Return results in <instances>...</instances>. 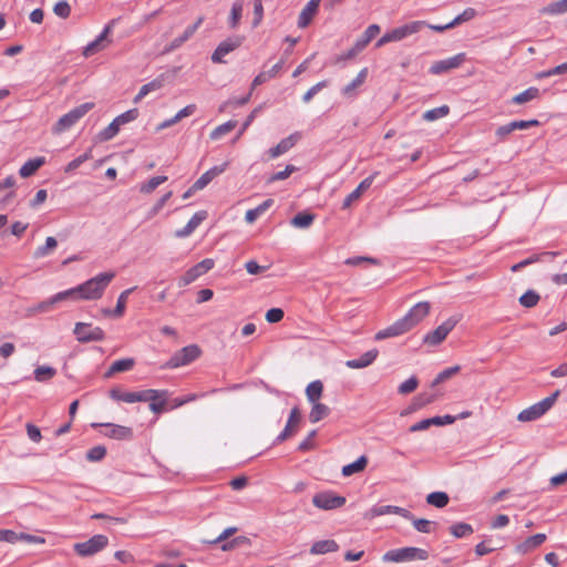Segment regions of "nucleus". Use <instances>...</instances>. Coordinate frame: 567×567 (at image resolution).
Listing matches in <instances>:
<instances>
[{
	"label": "nucleus",
	"instance_id": "423d86ee",
	"mask_svg": "<svg viewBox=\"0 0 567 567\" xmlns=\"http://www.w3.org/2000/svg\"><path fill=\"white\" fill-rule=\"evenodd\" d=\"M202 353L197 344H189L176 351L167 361L166 367L171 369L187 365L199 358Z\"/></svg>",
	"mask_w": 567,
	"mask_h": 567
},
{
	"label": "nucleus",
	"instance_id": "9b49d317",
	"mask_svg": "<svg viewBox=\"0 0 567 567\" xmlns=\"http://www.w3.org/2000/svg\"><path fill=\"white\" fill-rule=\"evenodd\" d=\"M215 262L210 258H206L200 262L189 268L178 281L179 287H185L195 281L198 277L203 276L214 267Z\"/></svg>",
	"mask_w": 567,
	"mask_h": 567
},
{
	"label": "nucleus",
	"instance_id": "b1692460",
	"mask_svg": "<svg viewBox=\"0 0 567 567\" xmlns=\"http://www.w3.org/2000/svg\"><path fill=\"white\" fill-rule=\"evenodd\" d=\"M339 549V545L333 539H322L315 542L310 547L311 555H324L329 553H336Z\"/></svg>",
	"mask_w": 567,
	"mask_h": 567
},
{
	"label": "nucleus",
	"instance_id": "5701e85b",
	"mask_svg": "<svg viewBox=\"0 0 567 567\" xmlns=\"http://www.w3.org/2000/svg\"><path fill=\"white\" fill-rule=\"evenodd\" d=\"M378 354H379V351L377 349L369 350L358 359L348 360L346 362V365L350 369L367 368L374 362Z\"/></svg>",
	"mask_w": 567,
	"mask_h": 567
},
{
	"label": "nucleus",
	"instance_id": "09e8293b",
	"mask_svg": "<svg viewBox=\"0 0 567 567\" xmlns=\"http://www.w3.org/2000/svg\"><path fill=\"white\" fill-rule=\"evenodd\" d=\"M120 126L113 120L104 130L99 133V140L102 142L110 141L117 135Z\"/></svg>",
	"mask_w": 567,
	"mask_h": 567
},
{
	"label": "nucleus",
	"instance_id": "3c124183",
	"mask_svg": "<svg viewBox=\"0 0 567 567\" xmlns=\"http://www.w3.org/2000/svg\"><path fill=\"white\" fill-rule=\"evenodd\" d=\"M567 11V0L551 2L542 12L545 14H561Z\"/></svg>",
	"mask_w": 567,
	"mask_h": 567
},
{
	"label": "nucleus",
	"instance_id": "ddd939ff",
	"mask_svg": "<svg viewBox=\"0 0 567 567\" xmlns=\"http://www.w3.org/2000/svg\"><path fill=\"white\" fill-rule=\"evenodd\" d=\"M465 61V53H458L454 56H451L445 60H440L434 62L430 68V73L432 74H442L449 72L450 70L457 69Z\"/></svg>",
	"mask_w": 567,
	"mask_h": 567
},
{
	"label": "nucleus",
	"instance_id": "0e129e2a",
	"mask_svg": "<svg viewBox=\"0 0 567 567\" xmlns=\"http://www.w3.org/2000/svg\"><path fill=\"white\" fill-rule=\"evenodd\" d=\"M436 399V395L433 393H420L414 399V405L415 408H423L432 402H434Z\"/></svg>",
	"mask_w": 567,
	"mask_h": 567
},
{
	"label": "nucleus",
	"instance_id": "603ef678",
	"mask_svg": "<svg viewBox=\"0 0 567 567\" xmlns=\"http://www.w3.org/2000/svg\"><path fill=\"white\" fill-rule=\"evenodd\" d=\"M90 158H92V150H87L84 154L78 156L76 158H74L73 161H71L64 168V172L65 173H71L73 171H75L76 168H79L84 162L89 161Z\"/></svg>",
	"mask_w": 567,
	"mask_h": 567
},
{
	"label": "nucleus",
	"instance_id": "ea45409f",
	"mask_svg": "<svg viewBox=\"0 0 567 567\" xmlns=\"http://www.w3.org/2000/svg\"><path fill=\"white\" fill-rule=\"evenodd\" d=\"M236 121L229 120L218 125L215 130H213L209 136L213 141L219 140L221 136L233 131L236 127Z\"/></svg>",
	"mask_w": 567,
	"mask_h": 567
},
{
	"label": "nucleus",
	"instance_id": "f8f14e48",
	"mask_svg": "<svg viewBox=\"0 0 567 567\" xmlns=\"http://www.w3.org/2000/svg\"><path fill=\"white\" fill-rule=\"evenodd\" d=\"M241 42L243 38L239 35H235L226 39L225 41H221L213 52L212 61L214 63H224L225 61L223 58L239 48Z\"/></svg>",
	"mask_w": 567,
	"mask_h": 567
},
{
	"label": "nucleus",
	"instance_id": "f03ea898",
	"mask_svg": "<svg viewBox=\"0 0 567 567\" xmlns=\"http://www.w3.org/2000/svg\"><path fill=\"white\" fill-rule=\"evenodd\" d=\"M114 277V271L101 272L95 277L86 280L84 284L79 285L78 290H80L81 300L100 299Z\"/></svg>",
	"mask_w": 567,
	"mask_h": 567
},
{
	"label": "nucleus",
	"instance_id": "4468645a",
	"mask_svg": "<svg viewBox=\"0 0 567 567\" xmlns=\"http://www.w3.org/2000/svg\"><path fill=\"white\" fill-rule=\"evenodd\" d=\"M92 426H103L106 431L103 434L114 440H131L133 437V430L128 426L118 424L104 423V424H92Z\"/></svg>",
	"mask_w": 567,
	"mask_h": 567
},
{
	"label": "nucleus",
	"instance_id": "393cba45",
	"mask_svg": "<svg viewBox=\"0 0 567 567\" xmlns=\"http://www.w3.org/2000/svg\"><path fill=\"white\" fill-rule=\"evenodd\" d=\"M546 540V535L543 533L535 534L526 538L523 543L516 546L519 554H527L528 551L539 547Z\"/></svg>",
	"mask_w": 567,
	"mask_h": 567
},
{
	"label": "nucleus",
	"instance_id": "f3484780",
	"mask_svg": "<svg viewBox=\"0 0 567 567\" xmlns=\"http://www.w3.org/2000/svg\"><path fill=\"white\" fill-rule=\"evenodd\" d=\"M110 25H106L95 40L84 47L82 53L85 58H90L107 47V34L110 33Z\"/></svg>",
	"mask_w": 567,
	"mask_h": 567
},
{
	"label": "nucleus",
	"instance_id": "39448f33",
	"mask_svg": "<svg viewBox=\"0 0 567 567\" xmlns=\"http://www.w3.org/2000/svg\"><path fill=\"white\" fill-rule=\"evenodd\" d=\"M559 395V391H556L551 395L543 399L542 401L524 409L517 415L519 422H532L542 417L556 402Z\"/></svg>",
	"mask_w": 567,
	"mask_h": 567
},
{
	"label": "nucleus",
	"instance_id": "6e6552de",
	"mask_svg": "<svg viewBox=\"0 0 567 567\" xmlns=\"http://www.w3.org/2000/svg\"><path fill=\"white\" fill-rule=\"evenodd\" d=\"M458 319L455 317H451L446 319L442 324L436 327L433 331L427 332L424 338L423 342L429 346H439L442 343L447 334L454 329V327L457 324Z\"/></svg>",
	"mask_w": 567,
	"mask_h": 567
},
{
	"label": "nucleus",
	"instance_id": "4be33fe9",
	"mask_svg": "<svg viewBox=\"0 0 567 567\" xmlns=\"http://www.w3.org/2000/svg\"><path fill=\"white\" fill-rule=\"evenodd\" d=\"M207 213L204 210L197 212L194 214V216L188 220L185 227L182 229L176 230L175 236L177 238H185L188 237L206 218Z\"/></svg>",
	"mask_w": 567,
	"mask_h": 567
},
{
	"label": "nucleus",
	"instance_id": "e2e57ef3",
	"mask_svg": "<svg viewBox=\"0 0 567 567\" xmlns=\"http://www.w3.org/2000/svg\"><path fill=\"white\" fill-rule=\"evenodd\" d=\"M264 18L262 0H254V21L252 27L256 28L260 24Z\"/></svg>",
	"mask_w": 567,
	"mask_h": 567
},
{
	"label": "nucleus",
	"instance_id": "49530a36",
	"mask_svg": "<svg viewBox=\"0 0 567 567\" xmlns=\"http://www.w3.org/2000/svg\"><path fill=\"white\" fill-rule=\"evenodd\" d=\"M449 112H450V107L447 105H442L440 107H435V109L426 111L423 114V120H425L427 122H432L437 118H442V117L446 116L449 114Z\"/></svg>",
	"mask_w": 567,
	"mask_h": 567
},
{
	"label": "nucleus",
	"instance_id": "2f4dec72",
	"mask_svg": "<svg viewBox=\"0 0 567 567\" xmlns=\"http://www.w3.org/2000/svg\"><path fill=\"white\" fill-rule=\"evenodd\" d=\"M323 384L321 381L316 380L309 383L306 388V395L310 403L319 402L322 396Z\"/></svg>",
	"mask_w": 567,
	"mask_h": 567
},
{
	"label": "nucleus",
	"instance_id": "f704fd0d",
	"mask_svg": "<svg viewBox=\"0 0 567 567\" xmlns=\"http://www.w3.org/2000/svg\"><path fill=\"white\" fill-rule=\"evenodd\" d=\"M368 464L367 456L362 455L353 463H350L348 465H344L342 467V475L343 476H351L355 473L362 472Z\"/></svg>",
	"mask_w": 567,
	"mask_h": 567
},
{
	"label": "nucleus",
	"instance_id": "9d476101",
	"mask_svg": "<svg viewBox=\"0 0 567 567\" xmlns=\"http://www.w3.org/2000/svg\"><path fill=\"white\" fill-rule=\"evenodd\" d=\"M312 503L320 509L331 511L343 506L346 497L336 495L332 492H322L313 496Z\"/></svg>",
	"mask_w": 567,
	"mask_h": 567
},
{
	"label": "nucleus",
	"instance_id": "473e14b6",
	"mask_svg": "<svg viewBox=\"0 0 567 567\" xmlns=\"http://www.w3.org/2000/svg\"><path fill=\"white\" fill-rule=\"evenodd\" d=\"M311 404H312V408L309 413V421L311 423H317L329 415L330 409L328 405L320 403V402H316V403H311Z\"/></svg>",
	"mask_w": 567,
	"mask_h": 567
},
{
	"label": "nucleus",
	"instance_id": "20e7f679",
	"mask_svg": "<svg viewBox=\"0 0 567 567\" xmlns=\"http://www.w3.org/2000/svg\"><path fill=\"white\" fill-rule=\"evenodd\" d=\"M429 551L419 547H402L388 550L383 556L384 563H405L412 560H426Z\"/></svg>",
	"mask_w": 567,
	"mask_h": 567
},
{
	"label": "nucleus",
	"instance_id": "6ab92c4d",
	"mask_svg": "<svg viewBox=\"0 0 567 567\" xmlns=\"http://www.w3.org/2000/svg\"><path fill=\"white\" fill-rule=\"evenodd\" d=\"M388 514H395L403 518L412 519L411 512L403 507H399V506L382 505V506H375V507L371 508V511H370L371 517L383 516V515H388Z\"/></svg>",
	"mask_w": 567,
	"mask_h": 567
},
{
	"label": "nucleus",
	"instance_id": "c03bdc74",
	"mask_svg": "<svg viewBox=\"0 0 567 567\" xmlns=\"http://www.w3.org/2000/svg\"><path fill=\"white\" fill-rule=\"evenodd\" d=\"M56 371L52 367L41 365L34 370V379L38 382H45L51 380L55 375Z\"/></svg>",
	"mask_w": 567,
	"mask_h": 567
},
{
	"label": "nucleus",
	"instance_id": "1a4fd4ad",
	"mask_svg": "<svg viewBox=\"0 0 567 567\" xmlns=\"http://www.w3.org/2000/svg\"><path fill=\"white\" fill-rule=\"evenodd\" d=\"M74 334L80 342L102 341L105 337L100 327H93L91 323L78 322L74 327Z\"/></svg>",
	"mask_w": 567,
	"mask_h": 567
},
{
	"label": "nucleus",
	"instance_id": "69168bd1",
	"mask_svg": "<svg viewBox=\"0 0 567 567\" xmlns=\"http://www.w3.org/2000/svg\"><path fill=\"white\" fill-rule=\"evenodd\" d=\"M285 313L281 308H271L266 312V320L269 323H277L282 320Z\"/></svg>",
	"mask_w": 567,
	"mask_h": 567
},
{
	"label": "nucleus",
	"instance_id": "72a5a7b5",
	"mask_svg": "<svg viewBox=\"0 0 567 567\" xmlns=\"http://www.w3.org/2000/svg\"><path fill=\"white\" fill-rule=\"evenodd\" d=\"M134 363H135V361L132 358L116 360L109 368V371L106 372V377H111L114 373H118V372L130 371L134 367Z\"/></svg>",
	"mask_w": 567,
	"mask_h": 567
},
{
	"label": "nucleus",
	"instance_id": "aec40b11",
	"mask_svg": "<svg viewBox=\"0 0 567 567\" xmlns=\"http://www.w3.org/2000/svg\"><path fill=\"white\" fill-rule=\"evenodd\" d=\"M300 421V411L297 406H295L289 414V419L284 431L276 437V443H281L290 437L295 433V427Z\"/></svg>",
	"mask_w": 567,
	"mask_h": 567
},
{
	"label": "nucleus",
	"instance_id": "13d9d810",
	"mask_svg": "<svg viewBox=\"0 0 567 567\" xmlns=\"http://www.w3.org/2000/svg\"><path fill=\"white\" fill-rule=\"evenodd\" d=\"M53 12L59 18L66 19L71 14V6L65 0L59 1L54 4Z\"/></svg>",
	"mask_w": 567,
	"mask_h": 567
},
{
	"label": "nucleus",
	"instance_id": "f257e3e1",
	"mask_svg": "<svg viewBox=\"0 0 567 567\" xmlns=\"http://www.w3.org/2000/svg\"><path fill=\"white\" fill-rule=\"evenodd\" d=\"M431 305L427 301L417 302L401 319L393 322L385 329L375 333L374 339L380 341L386 338H394L411 331L422 322L430 313Z\"/></svg>",
	"mask_w": 567,
	"mask_h": 567
},
{
	"label": "nucleus",
	"instance_id": "de8ad7c7",
	"mask_svg": "<svg viewBox=\"0 0 567 567\" xmlns=\"http://www.w3.org/2000/svg\"><path fill=\"white\" fill-rule=\"evenodd\" d=\"M451 534L456 538H462L473 533V527L467 523H456L450 527Z\"/></svg>",
	"mask_w": 567,
	"mask_h": 567
},
{
	"label": "nucleus",
	"instance_id": "680f3d73",
	"mask_svg": "<svg viewBox=\"0 0 567 567\" xmlns=\"http://www.w3.org/2000/svg\"><path fill=\"white\" fill-rule=\"evenodd\" d=\"M417 384L419 381L416 377H411L399 385L398 391L400 394H409L417 388Z\"/></svg>",
	"mask_w": 567,
	"mask_h": 567
},
{
	"label": "nucleus",
	"instance_id": "bb28decb",
	"mask_svg": "<svg viewBox=\"0 0 567 567\" xmlns=\"http://www.w3.org/2000/svg\"><path fill=\"white\" fill-rule=\"evenodd\" d=\"M163 78L154 79L153 81L141 86L138 93L133 99L135 104L140 103L148 93L161 90L163 87Z\"/></svg>",
	"mask_w": 567,
	"mask_h": 567
},
{
	"label": "nucleus",
	"instance_id": "338daca9",
	"mask_svg": "<svg viewBox=\"0 0 567 567\" xmlns=\"http://www.w3.org/2000/svg\"><path fill=\"white\" fill-rule=\"evenodd\" d=\"M328 85V82L327 81H321V82H318L317 84H315L313 86H311L302 96V100L305 103H308L311 101V99L320 91L322 90L323 87H326Z\"/></svg>",
	"mask_w": 567,
	"mask_h": 567
},
{
	"label": "nucleus",
	"instance_id": "79ce46f5",
	"mask_svg": "<svg viewBox=\"0 0 567 567\" xmlns=\"http://www.w3.org/2000/svg\"><path fill=\"white\" fill-rule=\"evenodd\" d=\"M58 246V241L54 237H47L45 244L40 246L34 251L35 258H42L49 256Z\"/></svg>",
	"mask_w": 567,
	"mask_h": 567
},
{
	"label": "nucleus",
	"instance_id": "cd10ccee",
	"mask_svg": "<svg viewBox=\"0 0 567 567\" xmlns=\"http://www.w3.org/2000/svg\"><path fill=\"white\" fill-rule=\"evenodd\" d=\"M44 157H35L27 161L19 169V174L22 178L32 176L42 165H44Z\"/></svg>",
	"mask_w": 567,
	"mask_h": 567
},
{
	"label": "nucleus",
	"instance_id": "58836bf2",
	"mask_svg": "<svg viewBox=\"0 0 567 567\" xmlns=\"http://www.w3.org/2000/svg\"><path fill=\"white\" fill-rule=\"evenodd\" d=\"M315 220V215L309 213H299L290 221L296 228H308Z\"/></svg>",
	"mask_w": 567,
	"mask_h": 567
},
{
	"label": "nucleus",
	"instance_id": "774afa93",
	"mask_svg": "<svg viewBox=\"0 0 567 567\" xmlns=\"http://www.w3.org/2000/svg\"><path fill=\"white\" fill-rule=\"evenodd\" d=\"M475 10L473 8L465 9L461 14H458L454 20L450 22V25H457L461 22L468 21L475 17Z\"/></svg>",
	"mask_w": 567,
	"mask_h": 567
},
{
	"label": "nucleus",
	"instance_id": "0eeeda50",
	"mask_svg": "<svg viewBox=\"0 0 567 567\" xmlns=\"http://www.w3.org/2000/svg\"><path fill=\"white\" fill-rule=\"evenodd\" d=\"M109 544V538L105 535H94L83 543L74 545L75 553L81 557H90L104 549Z\"/></svg>",
	"mask_w": 567,
	"mask_h": 567
},
{
	"label": "nucleus",
	"instance_id": "a19ab883",
	"mask_svg": "<svg viewBox=\"0 0 567 567\" xmlns=\"http://www.w3.org/2000/svg\"><path fill=\"white\" fill-rule=\"evenodd\" d=\"M81 300L80 298V290H78V287L71 288L61 292L55 293L51 297V302H61L64 300Z\"/></svg>",
	"mask_w": 567,
	"mask_h": 567
},
{
	"label": "nucleus",
	"instance_id": "c9c22d12",
	"mask_svg": "<svg viewBox=\"0 0 567 567\" xmlns=\"http://www.w3.org/2000/svg\"><path fill=\"white\" fill-rule=\"evenodd\" d=\"M135 289V287L133 288H128L126 290H124L120 296H118V299H117V302H116V306H115V309L112 311V315L114 317H122L124 315V311H125V308H126V301H127V298L130 296V293L133 292V290ZM106 315H111V311L109 310H105L104 311Z\"/></svg>",
	"mask_w": 567,
	"mask_h": 567
},
{
	"label": "nucleus",
	"instance_id": "7ed1b4c3",
	"mask_svg": "<svg viewBox=\"0 0 567 567\" xmlns=\"http://www.w3.org/2000/svg\"><path fill=\"white\" fill-rule=\"evenodd\" d=\"M94 107V103L86 102L80 104L72 109L66 114L62 115L58 122L53 125L52 132L53 134H61L72 126H74L83 116H85Z\"/></svg>",
	"mask_w": 567,
	"mask_h": 567
},
{
	"label": "nucleus",
	"instance_id": "4d7b16f0",
	"mask_svg": "<svg viewBox=\"0 0 567 567\" xmlns=\"http://www.w3.org/2000/svg\"><path fill=\"white\" fill-rule=\"evenodd\" d=\"M193 30H188L186 28V30L183 32L182 35L175 38L171 44L168 45V48L166 49V51H174L176 49H178L179 47H182L187 40H189L192 37H193Z\"/></svg>",
	"mask_w": 567,
	"mask_h": 567
},
{
	"label": "nucleus",
	"instance_id": "e433bc0d",
	"mask_svg": "<svg viewBox=\"0 0 567 567\" xmlns=\"http://www.w3.org/2000/svg\"><path fill=\"white\" fill-rule=\"evenodd\" d=\"M539 96V90L535 86H530L519 94L513 96L512 103L514 104H524L532 100H535Z\"/></svg>",
	"mask_w": 567,
	"mask_h": 567
},
{
	"label": "nucleus",
	"instance_id": "864d4df0",
	"mask_svg": "<svg viewBox=\"0 0 567 567\" xmlns=\"http://www.w3.org/2000/svg\"><path fill=\"white\" fill-rule=\"evenodd\" d=\"M539 301V295L534 290H528L519 298V303L525 308H533Z\"/></svg>",
	"mask_w": 567,
	"mask_h": 567
},
{
	"label": "nucleus",
	"instance_id": "8fccbe9b",
	"mask_svg": "<svg viewBox=\"0 0 567 567\" xmlns=\"http://www.w3.org/2000/svg\"><path fill=\"white\" fill-rule=\"evenodd\" d=\"M109 395L114 401H122L125 403H134L133 392H123L118 388L111 389L109 392Z\"/></svg>",
	"mask_w": 567,
	"mask_h": 567
},
{
	"label": "nucleus",
	"instance_id": "4c0bfd02",
	"mask_svg": "<svg viewBox=\"0 0 567 567\" xmlns=\"http://www.w3.org/2000/svg\"><path fill=\"white\" fill-rule=\"evenodd\" d=\"M449 495L445 492H433L426 496L427 504L436 507L443 508L449 504Z\"/></svg>",
	"mask_w": 567,
	"mask_h": 567
},
{
	"label": "nucleus",
	"instance_id": "dca6fc26",
	"mask_svg": "<svg viewBox=\"0 0 567 567\" xmlns=\"http://www.w3.org/2000/svg\"><path fill=\"white\" fill-rule=\"evenodd\" d=\"M301 135L299 132H295L289 136L282 138L276 146L269 148L268 155L270 158H277L280 155L287 153L292 148L296 143L300 140Z\"/></svg>",
	"mask_w": 567,
	"mask_h": 567
},
{
	"label": "nucleus",
	"instance_id": "5fc2aeb1",
	"mask_svg": "<svg viewBox=\"0 0 567 567\" xmlns=\"http://www.w3.org/2000/svg\"><path fill=\"white\" fill-rule=\"evenodd\" d=\"M138 115H140V112L137 109H131V110L120 114L118 116H116L114 118V121L121 127L124 124L135 121L138 117Z\"/></svg>",
	"mask_w": 567,
	"mask_h": 567
},
{
	"label": "nucleus",
	"instance_id": "7c9ffc66",
	"mask_svg": "<svg viewBox=\"0 0 567 567\" xmlns=\"http://www.w3.org/2000/svg\"><path fill=\"white\" fill-rule=\"evenodd\" d=\"M274 204L272 199H266L260 205H258L256 208L249 209L246 212L245 220L248 224H252L256 221L258 217H260L267 209H269Z\"/></svg>",
	"mask_w": 567,
	"mask_h": 567
},
{
	"label": "nucleus",
	"instance_id": "412c9836",
	"mask_svg": "<svg viewBox=\"0 0 567 567\" xmlns=\"http://www.w3.org/2000/svg\"><path fill=\"white\" fill-rule=\"evenodd\" d=\"M321 0H310L302 11L299 14L298 18V27L299 28H306L311 22L312 18L316 16Z\"/></svg>",
	"mask_w": 567,
	"mask_h": 567
},
{
	"label": "nucleus",
	"instance_id": "bf43d9fd",
	"mask_svg": "<svg viewBox=\"0 0 567 567\" xmlns=\"http://www.w3.org/2000/svg\"><path fill=\"white\" fill-rule=\"evenodd\" d=\"M106 455V449L102 445L94 446L90 449L86 453V458L90 462H99L103 460Z\"/></svg>",
	"mask_w": 567,
	"mask_h": 567
},
{
	"label": "nucleus",
	"instance_id": "2eb2a0df",
	"mask_svg": "<svg viewBox=\"0 0 567 567\" xmlns=\"http://www.w3.org/2000/svg\"><path fill=\"white\" fill-rule=\"evenodd\" d=\"M426 25L424 21H412L401 27L394 28L390 31L393 41H401L409 35L417 33Z\"/></svg>",
	"mask_w": 567,
	"mask_h": 567
},
{
	"label": "nucleus",
	"instance_id": "c85d7f7f",
	"mask_svg": "<svg viewBox=\"0 0 567 567\" xmlns=\"http://www.w3.org/2000/svg\"><path fill=\"white\" fill-rule=\"evenodd\" d=\"M367 75H368V69L367 68H363L359 73L358 75L348 84L343 87L342 90V93L343 95L348 96V97H352L355 95L354 91L357 87L361 86L365 79H367Z\"/></svg>",
	"mask_w": 567,
	"mask_h": 567
},
{
	"label": "nucleus",
	"instance_id": "052dcab7",
	"mask_svg": "<svg viewBox=\"0 0 567 567\" xmlns=\"http://www.w3.org/2000/svg\"><path fill=\"white\" fill-rule=\"evenodd\" d=\"M134 394V403L136 402H148L150 399H155L157 393V390L155 389H147L142 391L133 392Z\"/></svg>",
	"mask_w": 567,
	"mask_h": 567
},
{
	"label": "nucleus",
	"instance_id": "a878e982",
	"mask_svg": "<svg viewBox=\"0 0 567 567\" xmlns=\"http://www.w3.org/2000/svg\"><path fill=\"white\" fill-rule=\"evenodd\" d=\"M284 63H285L284 60H280L270 70L262 71L259 74H257L251 82V90H254L256 86L267 82L268 80L276 78L277 74L281 71Z\"/></svg>",
	"mask_w": 567,
	"mask_h": 567
},
{
	"label": "nucleus",
	"instance_id": "a211bd4d",
	"mask_svg": "<svg viewBox=\"0 0 567 567\" xmlns=\"http://www.w3.org/2000/svg\"><path fill=\"white\" fill-rule=\"evenodd\" d=\"M378 175V172H374L373 174H371L370 176H368L367 178H364L359 185L358 187L352 190L343 200L342 203V208L346 209V208H349L351 206V204L355 200H358L361 195L363 194L364 190H367L373 183L374 178L377 177Z\"/></svg>",
	"mask_w": 567,
	"mask_h": 567
},
{
	"label": "nucleus",
	"instance_id": "c756f323",
	"mask_svg": "<svg viewBox=\"0 0 567 567\" xmlns=\"http://www.w3.org/2000/svg\"><path fill=\"white\" fill-rule=\"evenodd\" d=\"M157 395L155 399H150V410L155 414H161L165 411V405L167 402L168 391L166 390H157Z\"/></svg>",
	"mask_w": 567,
	"mask_h": 567
},
{
	"label": "nucleus",
	"instance_id": "6e6d98bb",
	"mask_svg": "<svg viewBox=\"0 0 567 567\" xmlns=\"http://www.w3.org/2000/svg\"><path fill=\"white\" fill-rule=\"evenodd\" d=\"M460 369H461L460 365H454V367H451V368H447V369L443 370L433 380L432 386H435V385L444 382L445 380L452 378L454 374H456L460 371Z\"/></svg>",
	"mask_w": 567,
	"mask_h": 567
},
{
	"label": "nucleus",
	"instance_id": "37998d69",
	"mask_svg": "<svg viewBox=\"0 0 567 567\" xmlns=\"http://www.w3.org/2000/svg\"><path fill=\"white\" fill-rule=\"evenodd\" d=\"M244 4L241 1H236L231 6L230 17H229V27L230 29H236L239 24V21L243 16Z\"/></svg>",
	"mask_w": 567,
	"mask_h": 567
},
{
	"label": "nucleus",
	"instance_id": "a18cd8bd",
	"mask_svg": "<svg viewBox=\"0 0 567 567\" xmlns=\"http://www.w3.org/2000/svg\"><path fill=\"white\" fill-rule=\"evenodd\" d=\"M167 181V176H154L150 178L146 183L142 184L140 187L141 193L151 194L161 184Z\"/></svg>",
	"mask_w": 567,
	"mask_h": 567
}]
</instances>
